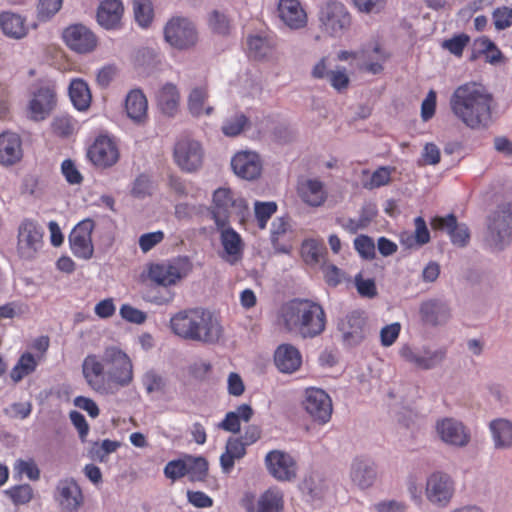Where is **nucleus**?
Wrapping results in <instances>:
<instances>
[{"label": "nucleus", "mask_w": 512, "mask_h": 512, "mask_svg": "<svg viewBox=\"0 0 512 512\" xmlns=\"http://www.w3.org/2000/svg\"><path fill=\"white\" fill-rule=\"evenodd\" d=\"M82 374L96 393L109 395L129 386L134 379L131 358L118 346H108L101 355L88 354L82 362Z\"/></svg>", "instance_id": "f257e3e1"}, {"label": "nucleus", "mask_w": 512, "mask_h": 512, "mask_svg": "<svg viewBox=\"0 0 512 512\" xmlns=\"http://www.w3.org/2000/svg\"><path fill=\"white\" fill-rule=\"evenodd\" d=\"M493 95L481 83L470 81L458 86L450 97L454 116L471 129L487 128L492 118Z\"/></svg>", "instance_id": "f03ea898"}, {"label": "nucleus", "mask_w": 512, "mask_h": 512, "mask_svg": "<svg viewBox=\"0 0 512 512\" xmlns=\"http://www.w3.org/2000/svg\"><path fill=\"white\" fill-rule=\"evenodd\" d=\"M170 328L181 339L203 344H215L223 334L220 321L204 308H190L177 312L170 319Z\"/></svg>", "instance_id": "7ed1b4c3"}, {"label": "nucleus", "mask_w": 512, "mask_h": 512, "mask_svg": "<svg viewBox=\"0 0 512 512\" xmlns=\"http://www.w3.org/2000/svg\"><path fill=\"white\" fill-rule=\"evenodd\" d=\"M280 321L287 332L304 339L320 335L326 327L323 307L309 299H293L282 305Z\"/></svg>", "instance_id": "20e7f679"}, {"label": "nucleus", "mask_w": 512, "mask_h": 512, "mask_svg": "<svg viewBox=\"0 0 512 512\" xmlns=\"http://www.w3.org/2000/svg\"><path fill=\"white\" fill-rule=\"evenodd\" d=\"M193 270L187 256H177L148 266V278L159 286L170 287L186 278Z\"/></svg>", "instance_id": "39448f33"}, {"label": "nucleus", "mask_w": 512, "mask_h": 512, "mask_svg": "<svg viewBox=\"0 0 512 512\" xmlns=\"http://www.w3.org/2000/svg\"><path fill=\"white\" fill-rule=\"evenodd\" d=\"M164 39L175 49L188 50L197 44L198 32L188 18L174 16L164 26Z\"/></svg>", "instance_id": "423d86ee"}, {"label": "nucleus", "mask_w": 512, "mask_h": 512, "mask_svg": "<svg viewBox=\"0 0 512 512\" xmlns=\"http://www.w3.org/2000/svg\"><path fill=\"white\" fill-rule=\"evenodd\" d=\"M43 229L34 220L24 219L17 234V253L20 258L32 260L43 247Z\"/></svg>", "instance_id": "0eeeda50"}, {"label": "nucleus", "mask_w": 512, "mask_h": 512, "mask_svg": "<svg viewBox=\"0 0 512 512\" xmlns=\"http://www.w3.org/2000/svg\"><path fill=\"white\" fill-rule=\"evenodd\" d=\"M57 104L56 86L52 82L39 83L31 93L28 113L32 120L46 119Z\"/></svg>", "instance_id": "6e6552de"}, {"label": "nucleus", "mask_w": 512, "mask_h": 512, "mask_svg": "<svg viewBox=\"0 0 512 512\" xmlns=\"http://www.w3.org/2000/svg\"><path fill=\"white\" fill-rule=\"evenodd\" d=\"M319 21L327 33L337 36L349 28L351 16L344 4L331 0L321 7Z\"/></svg>", "instance_id": "1a4fd4ad"}, {"label": "nucleus", "mask_w": 512, "mask_h": 512, "mask_svg": "<svg viewBox=\"0 0 512 512\" xmlns=\"http://www.w3.org/2000/svg\"><path fill=\"white\" fill-rule=\"evenodd\" d=\"M94 227L95 223L92 219H84L70 232L69 245L75 257L83 260H89L93 257L92 232Z\"/></svg>", "instance_id": "9d476101"}, {"label": "nucleus", "mask_w": 512, "mask_h": 512, "mask_svg": "<svg viewBox=\"0 0 512 512\" xmlns=\"http://www.w3.org/2000/svg\"><path fill=\"white\" fill-rule=\"evenodd\" d=\"M173 157L182 171L194 172L202 166L203 150L199 142L183 138L176 142Z\"/></svg>", "instance_id": "9b49d317"}, {"label": "nucleus", "mask_w": 512, "mask_h": 512, "mask_svg": "<svg viewBox=\"0 0 512 512\" xmlns=\"http://www.w3.org/2000/svg\"><path fill=\"white\" fill-rule=\"evenodd\" d=\"M303 406L310 417L320 424L327 423L331 418L332 401L322 389L314 387L306 389Z\"/></svg>", "instance_id": "f8f14e48"}, {"label": "nucleus", "mask_w": 512, "mask_h": 512, "mask_svg": "<svg viewBox=\"0 0 512 512\" xmlns=\"http://www.w3.org/2000/svg\"><path fill=\"white\" fill-rule=\"evenodd\" d=\"M65 44L78 54L93 52L98 45V38L88 27L82 24L68 26L63 31Z\"/></svg>", "instance_id": "ddd939ff"}, {"label": "nucleus", "mask_w": 512, "mask_h": 512, "mask_svg": "<svg viewBox=\"0 0 512 512\" xmlns=\"http://www.w3.org/2000/svg\"><path fill=\"white\" fill-rule=\"evenodd\" d=\"M311 75L315 79H326L330 86L340 94L345 93L350 86V77L346 68L336 66L332 69L328 57H322L314 65Z\"/></svg>", "instance_id": "4468645a"}, {"label": "nucleus", "mask_w": 512, "mask_h": 512, "mask_svg": "<svg viewBox=\"0 0 512 512\" xmlns=\"http://www.w3.org/2000/svg\"><path fill=\"white\" fill-rule=\"evenodd\" d=\"M269 473L279 481H291L297 475V463L294 458L280 450H272L265 457Z\"/></svg>", "instance_id": "2eb2a0df"}, {"label": "nucleus", "mask_w": 512, "mask_h": 512, "mask_svg": "<svg viewBox=\"0 0 512 512\" xmlns=\"http://www.w3.org/2000/svg\"><path fill=\"white\" fill-rule=\"evenodd\" d=\"M119 150L114 140L108 136H98L88 150L90 161L98 167L107 168L119 160Z\"/></svg>", "instance_id": "dca6fc26"}, {"label": "nucleus", "mask_w": 512, "mask_h": 512, "mask_svg": "<svg viewBox=\"0 0 512 512\" xmlns=\"http://www.w3.org/2000/svg\"><path fill=\"white\" fill-rule=\"evenodd\" d=\"M488 228L494 247L503 249L512 237V207L508 205L495 211Z\"/></svg>", "instance_id": "f3484780"}, {"label": "nucleus", "mask_w": 512, "mask_h": 512, "mask_svg": "<svg viewBox=\"0 0 512 512\" xmlns=\"http://www.w3.org/2000/svg\"><path fill=\"white\" fill-rule=\"evenodd\" d=\"M242 506L247 512H283L284 494L280 489L271 487L260 495L256 508L254 507V496L251 494L245 495L242 499Z\"/></svg>", "instance_id": "a211bd4d"}, {"label": "nucleus", "mask_w": 512, "mask_h": 512, "mask_svg": "<svg viewBox=\"0 0 512 512\" xmlns=\"http://www.w3.org/2000/svg\"><path fill=\"white\" fill-rule=\"evenodd\" d=\"M55 500L65 512H76L83 504L80 486L72 478L60 480L56 487Z\"/></svg>", "instance_id": "6ab92c4d"}, {"label": "nucleus", "mask_w": 512, "mask_h": 512, "mask_svg": "<svg viewBox=\"0 0 512 512\" xmlns=\"http://www.w3.org/2000/svg\"><path fill=\"white\" fill-rule=\"evenodd\" d=\"M433 230L446 231L453 245L465 247L470 241V232L465 224H458L454 214L435 216L431 220Z\"/></svg>", "instance_id": "aec40b11"}, {"label": "nucleus", "mask_w": 512, "mask_h": 512, "mask_svg": "<svg viewBox=\"0 0 512 512\" xmlns=\"http://www.w3.org/2000/svg\"><path fill=\"white\" fill-rule=\"evenodd\" d=\"M218 230L220 231V242L223 248L220 257L226 263L235 265L243 258L244 242L240 234L228 225L218 228Z\"/></svg>", "instance_id": "412c9836"}, {"label": "nucleus", "mask_w": 512, "mask_h": 512, "mask_svg": "<svg viewBox=\"0 0 512 512\" xmlns=\"http://www.w3.org/2000/svg\"><path fill=\"white\" fill-rule=\"evenodd\" d=\"M277 13L280 20L292 30L302 29L307 25V13L299 0H279Z\"/></svg>", "instance_id": "4be33fe9"}, {"label": "nucleus", "mask_w": 512, "mask_h": 512, "mask_svg": "<svg viewBox=\"0 0 512 512\" xmlns=\"http://www.w3.org/2000/svg\"><path fill=\"white\" fill-rule=\"evenodd\" d=\"M454 492L451 478L444 473H433L427 480L426 495L430 502L447 504Z\"/></svg>", "instance_id": "5701e85b"}, {"label": "nucleus", "mask_w": 512, "mask_h": 512, "mask_svg": "<svg viewBox=\"0 0 512 512\" xmlns=\"http://www.w3.org/2000/svg\"><path fill=\"white\" fill-rule=\"evenodd\" d=\"M233 171L239 177L246 180H253L261 174V161L259 156L253 152H239L231 160Z\"/></svg>", "instance_id": "b1692460"}, {"label": "nucleus", "mask_w": 512, "mask_h": 512, "mask_svg": "<svg viewBox=\"0 0 512 512\" xmlns=\"http://www.w3.org/2000/svg\"><path fill=\"white\" fill-rule=\"evenodd\" d=\"M297 193L303 203L311 207L322 206L328 197V192L322 181L305 179L298 183Z\"/></svg>", "instance_id": "393cba45"}, {"label": "nucleus", "mask_w": 512, "mask_h": 512, "mask_svg": "<svg viewBox=\"0 0 512 512\" xmlns=\"http://www.w3.org/2000/svg\"><path fill=\"white\" fill-rule=\"evenodd\" d=\"M123 13L124 6L121 0H101L97 9V22L107 30L118 29Z\"/></svg>", "instance_id": "a878e982"}, {"label": "nucleus", "mask_w": 512, "mask_h": 512, "mask_svg": "<svg viewBox=\"0 0 512 512\" xmlns=\"http://www.w3.org/2000/svg\"><path fill=\"white\" fill-rule=\"evenodd\" d=\"M23 157L22 140L17 133L3 132L0 134V164L12 166Z\"/></svg>", "instance_id": "bb28decb"}, {"label": "nucleus", "mask_w": 512, "mask_h": 512, "mask_svg": "<svg viewBox=\"0 0 512 512\" xmlns=\"http://www.w3.org/2000/svg\"><path fill=\"white\" fill-rule=\"evenodd\" d=\"M233 192L229 188H218L213 194L211 215L217 228L229 224V207L233 203Z\"/></svg>", "instance_id": "cd10ccee"}, {"label": "nucleus", "mask_w": 512, "mask_h": 512, "mask_svg": "<svg viewBox=\"0 0 512 512\" xmlns=\"http://www.w3.org/2000/svg\"><path fill=\"white\" fill-rule=\"evenodd\" d=\"M436 430L440 438L449 444L464 446L469 441V435L462 423L451 418H445L437 422Z\"/></svg>", "instance_id": "c85d7f7f"}, {"label": "nucleus", "mask_w": 512, "mask_h": 512, "mask_svg": "<svg viewBox=\"0 0 512 512\" xmlns=\"http://www.w3.org/2000/svg\"><path fill=\"white\" fill-rule=\"evenodd\" d=\"M274 362L279 371L293 373L302 364L300 351L291 344H281L274 353Z\"/></svg>", "instance_id": "c756f323"}, {"label": "nucleus", "mask_w": 512, "mask_h": 512, "mask_svg": "<svg viewBox=\"0 0 512 512\" xmlns=\"http://www.w3.org/2000/svg\"><path fill=\"white\" fill-rule=\"evenodd\" d=\"M246 453V446L243 444L242 438L229 437L225 445V451L220 456L222 472L230 474L235 462L244 458Z\"/></svg>", "instance_id": "7c9ffc66"}, {"label": "nucleus", "mask_w": 512, "mask_h": 512, "mask_svg": "<svg viewBox=\"0 0 512 512\" xmlns=\"http://www.w3.org/2000/svg\"><path fill=\"white\" fill-rule=\"evenodd\" d=\"M0 28L4 35L12 39H22L28 34L26 19L13 12L0 14Z\"/></svg>", "instance_id": "2f4dec72"}, {"label": "nucleus", "mask_w": 512, "mask_h": 512, "mask_svg": "<svg viewBox=\"0 0 512 512\" xmlns=\"http://www.w3.org/2000/svg\"><path fill=\"white\" fill-rule=\"evenodd\" d=\"M420 316L424 323L436 326L445 323L450 317V312L445 303L428 300L421 304Z\"/></svg>", "instance_id": "473e14b6"}, {"label": "nucleus", "mask_w": 512, "mask_h": 512, "mask_svg": "<svg viewBox=\"0 0 512 512\" xmlns=\"http://www.w3.org/2000/svg\"><path fill=\"white\" fill-rule=\"evenodd\" d=\"M253 414V409L250 405L241 404L235 411L226 413L224 419L218 424V428L233 434L239 433L241 422H249Z\"/></svg>", "instance_id": "72a5a7b5"}, {"label": "nucleus", "mask_w": 512, "mask_h": 512, "mask_svg": "<svg viewBox=\"0 0 512 512\" xmlns=\"http://www.w3.org/2000/svg\"><path fill=\"white\" fill-rule=\"evenodd\" d=\"M127 115L134 122L141 123L147 119L148 102L141 90H132L125 101Z\"/></svg>", "instance_id": "f704fd0d"}, {"label": "nucleus", "mask_w": 512, "mask_h": 512, "mask_svg": "<svg viewBox=\"0 0 512 512\" xmlns=\"http://www.w3.org/2000/svg\"><path fill=\"white\" fill-rule=\"evenodd\" d=\"M376 477V472L368 460L355 459L351 468V479L360 488L370 487Z\"/></svg>", "instance_id": "c9c22d12"}, {"label": "nucleus", "mask_w": 512, "mask_h": 512, "mask_svg": "<svg viewBox=\"0 0 512 512\" xmlns=\"http://www.w3.org/2000/svg\"><path fill=\"white\" fill-rule=\"evenodd\" d=\"M69 96L73 105L80 111L88 109L91 104L92 96L88 84L80 78L71 81Z\"/></svg>", "instance_id": "e433bc0d"}, {"label": "nucleus", "mask_w": 512, "mask_h": 512, "mask_svg": "<svg viewBox=\"0 0 512 512\" xmlns=\"http://www.w3.org/2000/svg\"><path fill=\"white\" fill-rule=\"evenodd\" d=\"M179 92L175 85L165 84L157 93V102L161 111L169 116L174 115L179 104Z\"/></svg>", "instance_id": "4c0bfd02"}, {"label": "nucleus", "mask_w": 512, "mask_h": 512, "mask_svg": "<svg viewBox=\"0 0 512 512\" xmlns=\"http://www.w3.org/2000/svg\"><path fill=\"white\" fill-rule=\"evenodd\" d=\"M490 430L497 448L512 446V422L506 419H496L490 423Z\"/></svg>", "instance_id": "58836bf2"}, {"label": "nucleus", "mask_w": 512, "mask_h": 512, "mask_svg": "<svg viewBox=\"0 0 512 512\" xmlns=\"http://www.w3.org/2000/svg\"><path fill=\"white\" fill-rule=\"evenodd\" d=\"M38 366V361L33 354L23 353L10 371V378L14 383L20 382L24 377L32 374Z\"/></svg>", "instance_id": "ea45409f"}, {"label": "nucleus", "mask_w": 512, "mask_h": 512, "mask_svg": "<svg viewBox=\"0 0 512 512\" xmlns=\"http://www.w3.org/2000/svg\"><path fill=\"white\" fill-rule=\"evenodd\" d=\"M208 98V91L206 87L194 88L188 98V108L194 116L202 114L210 115L213 112V107L204 106Z\"/></svg>", "instance_id": "a19ab883"}, {"label": "nucleus", "mask_w": 512, "mask_h": 512, "mask_svg": "<svg viewBox=\"0 0 512 512\" xmlns=\"http://www.w3.org/2000/svg\"><path fill=\"white\" fill-rule=\"evenodd\" d=\"M187 476L191 482H203L208 475V461L204 457H186Z\"/></svg>", "instance_id": "79ce46f5"}, {"label": "nucleus", "mask_w": 512, "mask_h": 512, "mask_svg": "<svg viewBox=\"0 0 512 512\" xmlns=\"http://www.w3.org/2000/svg\"><path fill=\"white\" fill-rule=\"evenodd\" d=\"M445 357V351L442 349L439 350H430L428 348H423L416 353V357L412 362L417 368L428 370L435 367L439 364Z\"/></svg>", "instance_id": "37998d69"}, {"label": "nucleus", "mask_w": 512, "mask_h": 512, "mask_svg": "<svg viewBox=\"0 0 512 512\" xmlns=\"http://www.w3.org/2000/svg\"><path fill=\"white\" fill-rule=\"evenodd\" d=\"M325 253L326 247L322 242L315 239H308L302 243L301 255L307 264L314 265L319 263Z\"/></svg>", "instance_id": "c03bdc74"}, {"label": "nucleus", "mask_w": 512, "mask_h": 512, "mask_svg": "<svg viewBox=\"0 0 512 512\" xmlns=\"http://www.w3.org/2000/svg\"><path fill=\"white\" fill-rule=\"evenodd\" d=\"M247 49L249 57L260 60L268 56L272 47L266 38L256 35L248 37Z\"/></svg>", "instance_id": "a18cd8bd"}, {"label": "nucleus", "mask_w": 512, "mask_h": 512, "mask_svg": "<svg viewBox=\"0 0 512 512\" xmlns=\"http://www.w3.org/2000/svg\"><path fill=\"white\" fill-rule=\"evenodd\" d=\"M133 10L137 23L142 27H148L154 16L153 6L150 0H133Z\"/></svg>", "instance_id": "49530a36"}, {"label": "nucleus", "mask_w": 512, "mask_h": 512, "mask_svg": "<svg viewBox=\"0 0 512 512\" xmlns=\"http://www.w3.org/2000/svg\"><path fill=\"white\" fill-rule=\"evenodd\" d=\"M290 230V223L287 218L279 217L276 218L271 225V242L274 247L281 251H287L286 248L282 247L280 242L283 240L285 235Z\"/></svg>", "instance_id": "de8ad7c7"}, {"label": "nucleus", "mask_w": 512, "mask_h": 512, "mask_svg": "<svg viewBox=\"0 0 512 512\" xmlns=\"http://www.w3.org/2000/svg\"><path fill=\"white\" fill-rule=\"evenodd\" d=\"M470 38L468 35L461 33L453 36L450 39H445L441 47L456 57H461L465 47L468 45Z\"/></svg>", "instance_id": "09e8293b"}, {"label": "nucleus", "mask_w": 512, "mask_h": 512, "mask_svg": "<svg viewBox=\"0 0 512 512\" xmlns=\"http://www.w3.org/2000/svg\"><path fill=\"white\" fill-rule=\"evenodd\" d=\"M277 211V204L275 202H259L255 203V217L260 229H265L268 220Z\"/></svg>", "instance_id": "8fccbe9b"}, {"label": "nucleus", "mask_w": 512, "mask_h": 512, "mask_svg": "<svg viewBox=\"0 0 512 512\" xmlns=\"http://www.w3.org/2000/svg\"><path fill=\"white\" fill-rule=\"evenodd\" d=\"M6 494L15 505H23L31 501L33 489L29 484L17 485L8 489Z\"/></svg>", "instance_id": "3c124183"}, {"label": "nucleus", "mask_w": 512, "mask_h": 512, "mask_svg": "<svg viewBox=\"0 0 512 512\" xmlns=\"http://www.w3.org/2000/svg\"><path fill=\"white\" fill-rule=\"evenodd\" d=\"M248 123L249 120L244 114H236L234 117L224 122L222 131L227 136H237L244 130Z\"/></svg>", "instance_id": "603ef678"}, {"label": "nucleus", "mask_w": 512, "mask_h": 512, "mask_svg": "<svg viewBox=\"0 0 512 512\" xmlns=\"http://www.w3.org/2000/svg\"><path fill=\"white\" fill-rule=\"evenodd\" d=\"M209 27L217 34L227 35L231 29V21L224 13L215 10L209 16Z\"/></svg>", "instance_id": "864d4df0"}, {"label": "nucleus", "mask_w": 512, "mask_h": 512, "mask_svg": "<svg viewBox=\"0 0 512 512\" xmlns=\"http://www.w3.org/2000/svg\"><path fill=\"white\" fill-rule=\"evenodd\" d=\"M354 248L359 255L367 260L375 258V243L367 235H359L354 239Z\"/></svg>", "instance_id": "5fc2aeb1"}, {"label": "nucleus", "mask_w": 512, "mask_h": 512, "mask_svg": "<svg viewBox=\"0 0 512 512\" xmlns=\"http://www.w3.org/2000/svg\"><path fill=\"white\" fill-rule=\"evenodd\" d=\"M492 20L497 30H505L512 26V8L501 6L494 9Z\"/></svg>", "instance_id": "6e6d98bb"}, {"label": "nucleus", "mask_w": 512, "mask_h": 512, "mask_svg": "<svg viewBox=\"0 0 512 512\" xmlns=\"http://www.w3.org/2000/svg\"><path fill=\"white\" fill-rule=\"evenodd\" d=\"M392 171L393 169L390 167H379L372 173L370 181L365 183V188L374 189L387 185L391 180Z\"/></svg>", "instance_id": "4d7b16f0"}, {"label": "nucleus", "mask_w": 512, "mask_h": 512, "mask_svg": "<svg viewBox=\"0 0 512 512\" xmlns=\"http://www.w3.org/2000/svg\"><path fill=\"white\" fill-rule=\"evenodd\" d=\"M372 52L376 55L375 61L364 63L360 69L371 74H379L383 71V63L386 61L387 55L378 44L373 47Z\"/></svg>", "instance_id": "13d9d810"}, {"label": "nucleus", "mask_w": 512, "mask_h": 512, "mask_svg": "<svg viewBox=\"0 0 512 512\" xmlns=\"http://www.w3.org/2000/svg\"><path fill=\"white\" fill-rule=\"evenodd\" d=\"M61 173L70 185H80L83 182L82 174L71 159L62 162Z\"/></svg>", "instance_id": "bf43d9fd"}, {"label": "nucleus", "mask_w": 512, "mask_h": 512, "mask_svg": "<svg viewBox=\"0 0 512 512\" xmlns=\"http://www.w3.org/2000/svg\"><path fill=\"white\" fill-rule=\"evenodd\" d=\"M151 191L152 183L150 177L145 174H141L133 182L131 195L135 198L142 199L151 195Z\"/></svg>", "instance_id": "052dcab7"}, {"label": "nucleus", "mask_w": 512, "mask_h": 512, "mask_svg": "<svg viewBox=\"0 0 512 512\" xmlns=\"http://www.w3.org/2000/svg\"><path fill=\"white\" fill-rule=\"evenodd\" d=\"M14 470L19 474H25L32 481H37L40 478V470L33 459H18L15 462Z\"/></svg>", "instance_id": "680f3d73"}, {"label": "nucleus", "mask_w": 512, "mask_h": 512, "mask_svg": "<svg viewBox=\"0 0 512 512\" xmlns=\"http://www.w3.org/2000/svg\"><path fill=\"white\" fill-rule=\"evenodd\" d=\"M347 323L351 330L345 332V336L354 337L361 336L366 325V319L362 313L353 311L347 316Z\"/></svg>", "instance_id": "e2e57ef3"}, {"label": "nucleus", "mask_w": 512, "mask_h": 512, "mask_svg": "<svg viewBox=\"0 0 512 512\" xmlns=\"http://www.w3.org/2000/svg\"><path fill=\"white\" fill-rule=\"evenodd\" d=\"M63 0H39L37 11L40 20H47L55 15L62 7Z\"/></svg>", "instance_id": "0e129e2a"}, {"label": "nucleus", "mask_w": 512, "mask_h": 512, "mask_svg": "<svg viewBox=\"0 0 512 512\" xmlns=\"http://www.w3.org/2000/svg\"><path fill=\"white\" fill-rule=\"evenodd\" d=\"M164 475L173 481L187 475L186 459L169 461L164 468Z\"/></svg>", "instance_id": "69168bd1"}, {"label": "nucleus", "mask_w": 512, "mask_h": 512, "mask_svg": "<svg viewBox=\"0 0 512 512\" xmlns=\"http://www.w3.org/2000/svg\"><path fill=\"white\" fill-rule=\"evenodd\" d=\"M164 237V232L161 230L142 234L138 241L139 247L142 252L146 253L161 243L164 240Z\"/></svg>", "instance_id": "338daca9"}, {"label": "nucleus", "mask_w": 512, "mask_h": 512, "mask_svg": "<svg viewBox=\"0 0 512 512\" xmlns=\"http://www.w3.org/2000/svg\"><path fill=\"white\" fill-rule=\"evenodd\" d=\"M357 292L362 297L374 298L377 295V288L373 279H364L361 274L355 277Z\"/></svg>", "instance_id": "774afa93"}]
</instances>
